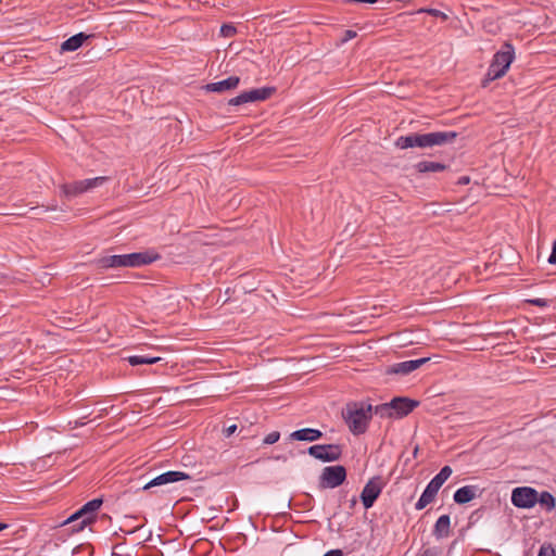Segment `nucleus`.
I'll return each mask as SVG.
<instances>
[{"instance_id": "f257e3e1", "label": "nucleus", "mask_w": 556, "mask_h": 556, "mask_svg": "<svg viewBox=\"0 0 556 556\" xmlns=\"http://www.w3.org/2000/svg\"><path fill=\"white\" fill-rule=\"evenodd\" d=\"M456 137V131H434L428 134L414 132L399 137L395 141V147L403 150L416 147L426 149L452 143Z\"/></svg>"}, {"instance_id": "f03ea898", "label": "nucleus", "mask_w": 556, "mask_h": 556, "mask_svg": "<svg viewBox=\"0 0 556 556\" xmlns=\"http://www.w3.org/2000/svg\"><path fill=\"white\" fill-rule=\"evenodd\" d=\"M342 416L353 434H363L372 417V405L365 402L348 403L342 410Z\"/></svg>"}, {"instance_id": "7ed1b4c3", "label": "nucleus", "mask_w": 556, "mask_h": 556, "mask_svg": "<svg viewBox=\"0 0 556 556\" xmlns=\"http://www.w3.org/2000/svg\"><path fill=\"white\" fill-rule=\"evenodd\" d=\"M514 59V46L508 41L504 42L501 49L494 54L493 60L488 68V80H495L503 77L508 71Z\"/></svg>"}, {"instance_id": "20e7f679", "label": "nucleus", "mask_w": 556, "mask_h": 556, "mask_svg": "<svg viewBox=\"0 0 556 556\" xmlns=\"http://www.w3.org/2000/svg\"><path fill=\"white\" fill-rule=\"evenodd\" d=\"M453 470L450 466H444L441 468L439 473H437L428 483L426 489L424 490L421 496L415 504V508L417 510L424 509L427 505L434 501L440 488L443 483L451 477Z\"/></svg>"}, {"instance_id": "39448f33", "label": "nucleus", "mask_w": 556, "mask_h": 556, "mask_svg": "<svg viewBox=\"0 0 556 556\" xmlns=\"http://www.w3.org/2000/svg\"><path fill=\"white\" fill-rule=\"evenodd\" d=\"M346 479V469L342 465L327 466L319 476V486L323 489H334L341 485Z\"/></svg>"}, {"instance_id": "423d86ee", "label": "nucleus", "mask_w": 556, "mask_h": 556, "mask_svg": "<svg viewBox=\"0 0 556 556\" xmlns=\"http://www.w3.org/2000/svg\"><path fill=\"white\" fill-rule=\"evenodd\" d=\"M307 453L324 463L337 462L342 456V447L339 444H316L308 447Z\"/></svg>"}, {"instance_id": "0eeeda50", "label": "nucleus", "mask_w": 556, "mask_h": 556, "mask_svg": "<svg viewBox=\"0 0 556 556\" xmlns=\"http://www.w3.org/2000/svg\"><path fill=\"white\" fill-rule=\"evenodd\" d=\"M275 91H276V89L274 87H263V88H257V89H251V90L241 92L239 96H237L235 98H231L228 101V104L237 106V105H242L245 103L264 101V100L268 99Z\"/></svg>"}, {"instance_id": "6e6552de", "label": "nucleus", "mask_w": 556, "mask_h": 556, "mask_svg": "<svg viewBox=\"0 0 556 556\" xmlns=\"http://www.w3.org/2000/svg\"><path fill=\"white\" fill-rule=\"evenodd\" d=\"M511 503L518 508H532L538 503V491L531 486H518L511 492Z\"/></svg>"}, {"instance_id": "1a4fd4ad", "label": "nucleus", "mask_w": 556, "mask_h": 556, "mask_svg": "<svg viewBox=\"0 0 556 556\" xmlns=\"http://www.w3.org/2000/svg\"><path fill=\"white\" fill-rule=\"evenodd\" d=\"M106 180H108V177L100 176V177H96V178H89V179L75 181L71 185H64L63 192L67 197H75L85 191H88L90 189H93L96 187L103 185Z\"/></svg>"}, {"instance_id": "9d476101", "label": "nucleus", "mask_w": 556, "mask_h": 556, "mask_svg": "<svg viewBox=\"0 0 556 556\" xmlns=\"http://www.w3.org/2000/svg\"><path fill=\"white\" fill-rule=\"evenodd\" d=\"M381 491L382 486L379 478H372L365 484L361 493V501L366 509L374 506Z\"/></svg>"}, {"instance_id": "9b49d317", "label": "nucleus", "mask_w": 556, "mask_h": 556, "mask_svg": "<svg viewBox=\"0 0 556 556\" xmlns=\"http://www.w3.org/2000/svg\"><path fill=\"white\" fill-rule=\"evenodd\" d=\"M394 419H400L412 413L419 402L408 397L399 396L390 401Z\"/></svg>"}, {"instance_id": "f8f14e48", "label": "nucleus", "mask_w": 556, "mask_h": 556, "mask_svg": "<svg viewBox=\"0 0 556 556\" xmlns=\"http://www.w3.org/2000/svg\"><path fill=\"white\" fill-rule=\"evenodd\" d=\"M190 479V476L186 472L170 470L151 479L148 483L144 484L143 490Z\"/></svg>"}, {"instance_id": "ddd939ff", "label": "nucleus", "mask_w": 556, "mask_h": 556, "mask_svg": "<svg viewBox=\"0 0 556 556\" xmlns=\"http://www.w3.org/2000/svg\"><path fill=\"white\" fill-rule=\"evenodd\" d=\"M159 258L160 255L157 253L150 251L124 254L125 267H141L149 265Z\"/></svg>"}, {"instance_id": "4468645a", "label": "nucleus", "mask_w": 556, "mask_h": 556, "mask_svg": "<svg viewBox=\"0 0 556 556\" xmlns=\"http://www.w3.org/2000/svg\"><path fill=\"white\" fill-rule=\"evenodd\" d=\"M430 358L429 357H422L418 359H410L405 361L401 363L393 364L388 367L387 374L389 375H408L413 372L414 370L418 369L420 366L426 364Z\"/></svg>"}, {"instance_id": "2eb2a0df", "label": "nucleus", "mask_w": 556, "mask_h": 556, "mask_svg": "<svg viewBox=\"0 0 556 556\" xmlns=\"http://www.w3.org/2000/svg\"><path fill=\"white\" fill-rule=\"evenodd\" d=\"M239 83L240 78L238 76H230L224 80L207 84L205 88L211 92H224L237 88Z\"/></svg>"}, {"instance_id": "dca6fc26", "label": "nucleus", "mask_w": 556, "mask_h": 556, "mask_svg": "<svg viewBox=\"0 0 556 556\" xmlns=\"http://www.w3.org/2000/svg\"><path fill=\"white\" fill-rule=\"evenodd\" d=\"M323 437V432L314 428H303L290 434L291 440L314 442Z\"/></svg>"}, {"instance_id": "f3484780", "label": "nucleus", "mask_w": 556, "mask_h": 556, "mask_svg": "<svg viewBox=\"0 0 556 556\" xmlns=\"http://www.w3.org/2000/svg\"><path fill=\"white\" fill-rule=\"evenodd\" d=\"M451 532V518L448 515H442L438 518L433 527V535L437 540L447 538Z\"/></svg>"}, {"instance_id": "a211bd4d", "label": "nucleus", "mask_w": 556, "mask_h": 556, "mask_svg": "<svg viewBox=\"0 0 556 556\" xmlns=\"http://www.w3.org/2000/svg\"><path fill=\"white\" fill-rule=\"evenodd\" d=\"M478 492L477 485H465L456 490L454 501L457 504H466L476 498Z\"/></svg>"}, {"instance_id": "6ab92c4d", "label": "nucleus", "mask_w": 556, "mask_h": 556, "mask_svg": "<svg viewBox=\"0 0 556 556\" xmlns=\"http://www.w3.org/2000/svg\"><path fill=\"white\" fill-rule=\"evenodd\" d=\"M90 37H91L90 35H86L85 33H78L62 42L61 51H66V52L76 51Z\"/></svg>"}, {"instance_id": "aec40b11", "label": "nucleus", "mask_w": 556, "mask_h": 556, "mask_svg": "<svg viewBox=\"0 0 556 556\" xmlns=\"http://www.w3.org/2000/svg\"><path fill=\"white\" fill-rule=\"evenodd\" d=\"M97 266L101 269L125 267L124 254L103 256L97 261Z\"/></svg>"}, {"instance_id": "412c9836", "label": "nucleus", "mask_w": 556, "mask_h": 556, "mask_svg": "<svg viewBox=\"0 0 556 556\" xmlns=\"http://www.w3.org/2000/svg\"><path fill=\"white\" fill-rule=\"evenodd\" d=\"M418 173H437L446 169V165L440 162L421 161L415 165Z\"/></svg>"}, {"instance_id": "4be33fe9", "label": "nucleus", "mask_w": 556, "mask_h": 556, "mask_svg": "<svg viewBox=\"0 0 556 556\" xmlns=\"http://www.w3.org/2000/svg\"><path fill=\"white\" fill-rule=\"evenodd\" d=\"M128 363L131 366L138 365H152L161 361L157 356H146V355H132L127 357Z\"/></svg>"}, {"instance_id": "5701e85b", "label": "nucleus", "mask_w": 556, "mask_h": 556, "mask_svg": "<svg viewBox=\"0 0 556 556\" xmlns=\"http://www.w3.org/2000/svg\"><path fill=\"white\" fill-rule=\"evenodd\" d=\"M538 503H540L546 510L551 511L556 506L555 497L547 491H543L542 493H538Z\"/></svg>"}, {"instance_id": "b1692460", "label": "nucleus", "mask_w": 556, "mask_h": 556, "mask_svg": "<svg viewBox=\"0 0 556 556\" xmlns=\"http://www.w3.org/2000/svg\"><path fill=\"white\" fill-rule=\"evenodd\" d=\"M372 413H375L377 416L381 418L394 419L390 402L372 407Z\"/></svg>"}, {"instance_id": "393cba45", "label": "nucleus", "mask_w": 556, "mask_h": 556, "mask_svg": "<svg viewBox=\"0 0 556 556\" xmlns=\"http://www.w3.org/2000/svg\"><path fill=\"white\" fill-rule=\"evenodd\" d=\"M102 504V498H93L81 506L83 513H86L88 516H93V514L101 507Z\"/></svg>"}, {"instance_id": "a878e982", "label": "nucleus", "mask_w": 556, "mask_h": 556, "mask_svg": "<svg viewBox=\"0 0 556 556\" xmlns=\"http://www.w3.org/2000/svg\"><path fill=\"white\" fill-rule=\"evenodd\" d=\"M94 517H85L83 520H78L74 523H64L63 522V526H67L70 525V531L72 533H75V532H79L81 530H84V528L90 523H92L94 521Z\"/></svg>"}, {"instance_id": "bb28decb", "label": "nucleus", "mask_w": 556, "mask_h": 556, "mask_svg": "<svg viewBox=\"0 0 556 556\" xmlns=\"http://www.w3.org/2000/svg\"><path fill=\"white\" fill-rule=\"evenodd\" d=\"M237 34V28L232 24H223L220 26V36L231 38Z\"/></svg>"}, {"instance_id": "cd10ccee", "label": "nucleus", "mask_w": 556, "mask_h": 556, "mask_svg": "<svg viewBox=\"0 0 556 556\" xmlns=\"http://www.w3.org/2000/svg\"><path fill=\"white\" fill-rule=\"evenodd\" d=\"M85 517H89L86 513H83V507H80L76 513L70 516L64 523H74L78 520H83Z\"/></svg>"}, {"instance_id": "c85d7f7f", "label": "nucleus", "mask_w": 556, "mask_h": 556, "mask_svg": "<svg viewBox=\"0 0 556 556\" xmlns=\"http://www.w3.org/2000/svg\"><path fill=\"white\" fill-rule=\"evenodd\" d=\"M538 556H556V551L552 546V544H543L540 547L539 555Z\"/></svg>"}, {"instance_id": "c756f323", "label": "nucleus", "mask_w": 556, "mask_h": 556, "mask_svg": "<svg viewBox=\"0 0 556 556\" xmlns=\"http://www.w3.org/2000/svg\"><path fill=\"white\" fill-rule=\"evenodd\" d=\"M279 439H280V432L273 431L264 438L263 443L270 445V444L276 443Z\"/></svg>"}, {"instance_id": "7c9ffc66", "label": "nucleus", "mask_w": 556, "mask_h": 556, "mask_svg": "<svg viewBox=\"0 0 556 556\" xmlns=\"http://www.w3.org/2000/svg\"><path fill=\"white\" fill-rule=\"evenodd\" d=\"M417 556H440L438 547H427L422 549Z\"/></svg>"}, {"instance_id": "2f4dec72", "label": "nucleus", "mask_w": 556, "mask_h": 556, "mask_svg": "<svg viewBox=\"0 0 556 556\" xmlns=\"http://www.w3.org/2000/svg\"><path fill=\"white\" fill-rule=\"evenodd\" d=\"M527 302L529 304L538 306V307H546L548 305V300L541 299V298L531 299V300H528Z\"/></svg>"}, {"instance_id": "473e14b6", "label": "nucleus", "mask_w": 556, "mask_h": 556, "mask_svg": "<svg viewBox=\"0 0 556 556\" xmlns=\"http://www.w3.org/2000/svg\"><path fill=\"white\" fill-rule=\"evenodd\" d=\"M355 37H356V31L348 29L344 31V35L342 37V42H346Z\"/></svg>"}, {"instance_id": "72a5a7b5", "label": "nucleus", "mask_w": 556, "mask_h": 556, "mask_svg": "<svg viewBox=\"0 0 556 556\" xmlns=\"http://www.w3.org/2000/svg\"><path fill=\"white\" fill-rule=\"evenodd\" d=\"M548 263L553 264V265L556 264V240L553 243L552 253L549 254V257H548Z\"/></svg>"}, {"instance_id": "f704fd0d", "label": "nucleus", "mask_w": 556, "mask_h": 556, "mask_svg": "<svg viewBox=\"0 0 556 556\" xmlns=\"http://www.w3.org/2000/svg\"><path fill=\"white\" fill-rule=\"evenodd\" d=\"M237 431V425H231L229 427H227L226 429H224V435L226 438H229L230 435H232L235 432Z\"/></svg>"}, {"instance_id": "c9c22d12", "label": "nucleus", "mask_w": 556, "mask_h": 556, "mask_svg": "<svg viewBox=\"0 0 556 556\" xmlns=\"http://www.w3.org/2000/svg\"><path fill=\"white\" fill-rule=\"evenodd\" d=\"M324 556H343V552L341 549H331L327 552Z\"/></svg>"}, {"instance_id": "e433bc0d", "label": "nucleus", "mask_w": 556, "mask_h": 556, "mask_svg": "<svg viewBox=\"0 0 556 556\" xmlns=\"http://www.w3.org/2000/svg\"><path fill=\"white\" fill-rule=\"evenodd\" d=\"M469 182H470V178L468 176H462L457 181V184L460 186L468 185Z\"/></svg>"}, {"instance_id": "4c0bfd02", "label": "nucleus", "mask_w": 556, "mask_h": 556, "mask_svg": "<svg viewBox=\"0 0 556 556\" xmlns=\"http://www.w3.org/2000/svg\"><path fill=\"white\" fill-rule=\"evenodd\" d=\"M427 12L429 14H431L432 16H444V14L441 11L437 10V9H430Z\"/></svg>"}, {"instance_id": "58836bf2", "label": "nucleus", "mask_w": 556, "mask_h": 556, "mask_svg": "<svg viewBox=\"0 0 556 556\" xmlns=\"http://www.w3.org/2000/svg\"><path fill=\"white\" fill-rule=\"evenodd\" d=\"M45 207V212H48V211H55L58 208V205L56 204H51V205H48V206H43Z\"/></svg>"}, {"instance_id": "ea45409f", "label": "nucleus", "mask_w": 556, "mask_h": 556, "mask_svg": "<svg viewBox=\"0 0 556 556\" xmlns=\"http://www.w3.org/2000/svg\"><path fill=\"white\" fill-rule=\"evenodd\" d=\"M353 2H361V3H376L378 0H352Z\"/></svg>"}, {"instance_id": "a19ab883", "label": "nucleus", "mask_w": 556, "mask_h": 556, "mask_svg": "<svg viewBox=\"0 0 556 556\" xmlns=\"http://www.w3.org/2000/svg\"><path fill=\"white\" fill-rule=\"evenodd\" d=\"M9 526L4 522H0V531L7 529Z\"/></svg>"}, {"instance_id": "79ce46f5", "label": "nucleus", "mask_w": 556, "mask_h": 556, "mask_svg": "<svg viewBox=\"0 0 556 556\" xmlns=\"http://www.w3.org/2000/svg\"><path fill=\"white\" fill-rule=\"evenodd\" d=\"M486 81H489V80H488V78L485 77V80H483V87H486Z\"/></svg>"}, {"instance_id": "37998d69", "label": "nucleus", "mask_w": 556, "mask_h": 556, "mask_svg": "<svg viewBox=\"0 0 556 556\" xmlns=\"http://www.w3.org/2000/svg\"><path fill=\"white\" fill-rule=\"evenodd\" d=\"M486 81H489V80H488V78L485 77V80H483V87H486Z\"/></svg>"}, {"instance_id": "c03bdc74", "label": "nucleus", "mask_w": 556, "mask_h": 556, "mask_svg": "<svg viewBox=\"0 0 556 556\" xmlns=\"http://www.w3.org/2000/svg\"><path fill=\"white\" fill-rule=\"evenodd\" d=\"M355 503H356V500L353 498L352 502H351V505H355Z\"/></svg>"}]
</instances>
